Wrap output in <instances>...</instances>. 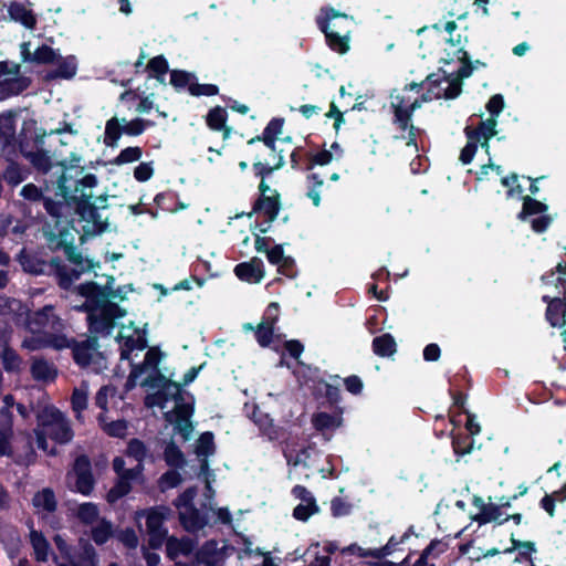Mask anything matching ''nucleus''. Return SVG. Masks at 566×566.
I'll return each mask as SVG.
<instances>
[{
	"label": "nucleus",
	"mask_w": 566,
	"mask_h": 566,
	"mask_svg": "<svg viewBox=\"0 0 566 566\" xmlns=\"http://www.w3.org/2000/svg\"><path fill=\"white\" fill-rule=\"evenodd\" d=\"M512 546L504 548L503 554H511L518 551L515 557V563L530 562L533 563L532 554L536 552L535 543L531 541H520L515 538L514 533L511 534L510 538Z\"/></svg>",
	"instance_id": "25"
},
{
	"label": "nucleus",
	"mask_w": 566,
	"mask_h": 566,
	"mask_svg": "<svg viewBox=\"0 0 566 566\" xmlns=\"http://www.w3.org/2000/svg\"><path fill=\"white\" fill-rule=\"evenodd\" d=\"M67 486L83 495H88L94 489L95 480L92 474L91 461L86 455L75 459L72 471L66 474Z\"/></svg>",
	"instance_id": "10"
},
{
	"label": "nucleus",
	"mask_w": 566,
	"mask_h": 566,
	"mask_svg": "<svg viewBox=\"0 0 566 566\" xmlns=\"http://www.w3.org/2000/svg\"><path fill=\"white\" fill-rule=\"evenodd\" d=\"M279 308V303L272 302L269 304L266 308L264 319L255 328L251 324L245 325V328L254 331L255 339L261 347L270 346V344L273 340V334L275 324L277 322V315H271L273 311L276 313Z\"/></svg>",
	"instance_id": "14"
},
{
	"label": "nucleus",
	"mask_w": 566,
	"mask_h": 566,
	"mask_svg": "<svg viewBox=\"0 0 566 566\" xmlns=\"http://www.w3.org/2000/svg\"><path fill=\"white\" fill-rule=\"evenodd\" d=\"M14 112L0 115V142L3 147H9L15 142Z\"/></svg>",
	"instance_id": "26"
},
{
	"label": "nucleus",
	"mask_w": 566,
	"mask_h": 566,
	"mask_svg": "<svg viewBox=\"0 0 566 566\" xmlns=\"http://www.w3.org/2000/svg\"><path fill=\"white\" fill-rule=\"evenodd\" d=\"M76 73V65L73 59H61L56 70L50 71L45 74V81L55 78H72Z\"/></svg>",
	"instance_id": "32"
},
{
	"label": "nucleus",
	"mask_w": 566,
	"mask_h": 566,
	"mask_svg": "<svg viewBox=\"0 0 566 566\" xmlns=\"http://www.w3.org/2000/svg\"><path fill=\"white\" fill-rule=\"evenodd\" d=\"M313 395L319 403L328 409H344L340 406L342 392L338 385H332L325 379H318L313 390Z\"/></svg>",
	"instance_id": "15"
},
{
	"label": "nucleus",
	"mask_w": 566,
	"mask_h": 566,
	"mask_svg": "<svg viewBox=\"0 0 566 566\" xmlns=\"http://www.w3.org/2000/svg\"><path fill=\"white\" fill-rule=\"evenodd\" d=\"M504 97L501 94H494L486 103V109L490 117L496 118L504 108Z\"/></svg>",
	"instance_id": "62"
},
{
	"label": "nucleus",
	"mask_w": 566,
	"mask_h": 566,
	"mask_svg": "<svg viewBox=\"0 0 566 566\" xmlns=\"http://www.w3.org/2000/svg\"><path fill=\"white\" fill-rule=\"evenodd\" d=\"M333 160V154L329 150L323 149L316 154H306V161L304 165L305 170H312L315 166H326Z\"/></svg>",
	"instance_id": "42"
},
{
	"label": "nucleus",
	"mask_w": 566,
	"mask_h": 566,
	"mask_svg": "<svg viewBox=\"0 0 566 566\" xmlns=\"http://www.w3.org/2000/svg\"><path fill=\"white\" fill-rule=\"evenodd\" d=\"M352 504L346 502L339 496H335L331 502V512L334 517H342L349 515L352 512Z\"/></svg>",
	"instance_id": "55"
},
{
	"label": "nucleus",
	"mask_w": 566,
	"mask_h": 566,
	"mask_svg": "<svg viewBox=\"0 0 566 566\" xmlns=\"http://www.w3.org/2000/svg\"><path fill=\"white\" fill-rule=\"evenodd\" d=\"M30 539L36 560L45 562L48 559V552L50 548V544L45 537L41 533L32 531L30 533Z\"/></svg>",
	"instance_id": "39"
},
{
	"label": "nucleus",
	"mask_w": 566,
	"mask_h": 566,
	"mask_svg": "<svg viewBox=\"0 0 566 566\" xmlns=\"http://www.w3.org/2000/svg\"><path fill=\"white\" fill-rule=\"evenodd\" d=\"M332 413L321 411L312 417V424L317 431L338 428L343 422L344 409H331Z\"/></svg>",
	"instance_id": "24"
},
{
	"label": "nucleus",
	"mask_w": 566,
	"mask_h": 566,
	"mask_svg": "<svg viewBox=\"0 0 566 566\" xmlns=\"http://www.w3.org/2000/svg\"><path fill=\"white\" fill-rule=\"evenodd\" d=\"M228 113L222 106H214L210 108L206 115V124L209 129L216 132L220 130L227 125Z\"/></svg>",
	"instance_id": "35"
},
{
	"label": "nucleus",
	"mask_w": 566,
	"mask_h": 566,
	"mask_svg": "<svg viewBox=\"0 0 566 566\" xmlns=\"http://www.w3.org/2000/svg\"><path fill=\"white\" fill-rule=\"evenodd\" d=\"M142 157V149L139 147H128L120 151V154L114 159L113 164L123 165L133 163Z\"/></svg>",
	"instance_id": "57"
},
{
	"label": "nucleus",
	"mask_w": 566,
	"mask_h": 566,
	"mask_svg": "<svg viewBox=\"0 0 566 566\" xmlns=\"http://www.w3.org/2000/svg\"><path fill=\"white\" fill-rule=\"evenodd\" d=\"M464 133L468 142L467 145L461 149L459 159L463 165H469L473 160L478 150V145L481 140L479 139L478 132H470L465 128Z\"/></svg>",
	"instance_id": "33"
},
{
	"label": "nucleus",
	"mask_w": 566,
	"mask_h": 566,
	"mask_svg": "<svg viewBox=\"0 0 566 566\" xmlns=\"http://www.w3.org/2000/svg\"><path fill=\"white\" fill-rule=\"evenodd\" d=\"M124 132L123 123L117 117H113L106 123L104 142L107 146L115 147Z\"/></svg>",
	"instance_id": "38"
},
{
	"label": "nucleus",
	"mask_w": 566,
	"mask_h": 566,
	"mask_svg": "<svg viewBox=\"0 0 566 566\" xmlns=\"http://www.w3.org/2000/svg\"><path fill=\"white\" fill-rule=\"evenodd\" d=\"M120 345V358L130 360V353L134 349L144 350L147 347L146 332L135 327L134 322L128 326L122 325L115 336Z\"/></svg>",
	"instance_id": "12"
},
{
	"label": "nucleus",
	"mask_w": 566,
	"mask_h": 566,
	"mask_svg": "<svg viewBox=\"0 0 566 566\" xmlns=\"http://www.w3.org/2000/svg\"><path fill=\"white\" fill-rule=\"evenodd\" d=\"M112 535V524L107 521L101 523L92 530V537L98 545L104 544Z\"/></svg>",
	"instance_id": "53"
},
{
	"label": "nucleus",
	"mask_w": 566,
	"mask_h": 566,
	"mask_svg": "<svg viewBox=\"0 0 566 566\" xmlns=\"http://www.w3.org/2000/svg\"><path fill=\"white\" fill-rule=\"evenodd\" d=\"M187 87L190 95L214 96L219 94V86L216 84H199L193 73L179 70V88Z\"/></svg>",
	"instance_id": "19"
},
{
	"label": "nucleus",
	"mask_w": 566,
	"mask_h": 566,
	"mask_svg": "<svg viewBox=\"0 0 566 566\" xmlns=\"http://www.w3.org/2000/svg\"><path fill=\"white\" fill-rule=\"evenodd\" d=\"M324 186L323 178L316 174L311 172L306 176V193L305 196L312 200L313 206L321 205V189Z\"/></svg>",
	"instance_id": "31"
},
{
	"label": "nucleus",
	"mask_w": 566,
	"mask_h": 566,
	"mask_svg": "<svg viewBox=\"0 0 566 566\" xmlns=\"http://www.w3.org/2000/svg\"><path fill=\"white\" fill-rule=\"evenodd\" d=\"M208 524V517L196 506L186 509L185 513L179 512V525L187 532L196 533Z\"/></svg>",
	"instance_id": "23"
},
{
	"label": "nucleus",
	"mask_w": 566,
	"mask_h": 566,
	"mask_svg": "<svg viewBox=\"0 0 566 566\" xmlns=\"http://www.w3.org/2000/svg\"><path fill=\"white\" fill-rule=\"evenodd\" d=\"M399 545V538L395 535L390 536L386 545L375 548L376 559L380 560L394 554Z\"/></svg>",
	"instance_id": "59"
},
{
	"label": "nucleus",
	"mask_w": 566,
	"mask_h": 566,
	"mask_svg": "<svg viewBox=\"0 0 566 566\" xmlns=\"http://www.w3.org/2000/svg\"><path fill=\"white\" fill-rule=\"evenodd\" d=\"M74 269H67L66 266H57L59 285L64 290H69L74 280H77L84 272L93 270L95 266H99V263H95L93 260H84L82 264H74Z\"/></svg>",
	"instance_id": "21"
},
{
	"label": "nucleus",
	"mask_w": 566,
	"mask_h": 566,
	"mask_svg": "<svg viewBox=\"0 0 566 566\" xmlns=\"http://www.w3.org/2000/svg\"><path fill=\"white\" fill-rule=\"evenodd\" d=\"M8 12L12 20L21 22L25 28L33 29L35 27L36 19L34 14L22 3L11 2L8 8Z\"/></svg>",
	"instance_id": "28"
},
{
	"label": "nucleus",
	"mask_w": 566,
	"mask_h": 566,
	"mask_svg": "<svg viewBox=\"0 0 566 566\" xmlns=\"http://www.w3.org/2000/svg\"><path fill=\"white\" fill-rule=\"evenodd\" d=\"M105 276L107 283L104 286L96 282H86L76 287L77 293L87 298L82 308L88 313L90 332L101 334L102 337L113 335L118 327L117 321L126 315V310L112 302L126 298L124 287L114 290V276Z\"/></svg>",
	"instance_id": "3"
},
{
	"label": "nucleus",
	"mask_w": 566,
	"mask_h": 566,
	"mask_svg": "<svg viewBox=\"0 0 566 566\" xmlns=\"http://www.w3.org/2000/svg\"><path fill=\"white\" fill-rule=\"evenodd\" d=\"M371 347L374 354L379 357H391L397 352L395 337L389 333L376 336L373 339Z\"/></svg>",
	"instance_id": "27"
},
{
	"label": "nucleus",
	"mask_w": 566,
	"mask_h": 566,
	"mask_svg": "<svg viewBox=\"0 0 566 566\" xmlns=\"http://www.w3.org/2000/svg\"><path fill=\"white\" fill-rule=\"evenodd\" d=\"M279 273L293 279L297 274L296 263L292 256H286L277 264Z\"/></svg>",
	"instance_id": "63"
},
{
	"label": "nucleus",
	"mask_w": 566,
	"mask_h": 566,
	"mask_svg": "<svg viewBox=\"0 0 566 566\" xmlns=\"http://www.w3.org/2000/svg\"><path fill=\"white\" fill-rule=\"evenodd\" d=\"M0 356L2 358L3 367L6 370H15L20 366V358L17 355V353L7 347L6 344H3L0 347Z\"/></svg>",
	"instance_id": "47"
},
{
	"label": "nucleus",
	"mask_w": 566,
	"mask_h": 566,
	"mask_svg": "<svg viewBox=\"0 0 566 566\" xmlns=\"http://www.w3.org/2000/svg\"><path fill=\"white\" fill-rule=\"evenodd\" d=\"M18 261L28 273L38 275L44 272L45 262L27 253L24 249L19 253Z\"/></svg>",
	"instance_id": "36"
},
{
	"label": "nucleus",
	"mask_w": 566,
	"mask_h": 566,
	"mask_svg": "<svg viewBox=\"0 0 566 566\" xmlns=\"http://www.w3.org/2000/svg\"><path fill=\"white\" fill-rule=\"evenodd\" d=\"M30 373L38 381L51 382L57 376L55 365L44 357H33L31 360Z\"/></svg>",
	"instance_id": "22"
},
{
	"label": "nucleus",
	"mask_w": 566,
	"mask_h": 566,
	"mask_svg": "<svg viewBox=\"0 0 566 566\" xmlns=\"http://www.w3.org/2000/svg\"><path fill=\"white\" fill-rule=\"evenodd\" d=\"M473 438L468 433L452 434V448L457 455L469 454L473 449Z\"/></svg>",
	"instance_id": "41"
},
{
	"label": "nucleus",
	"mask_w": 566,
	"mask_h": 566,
	"mask_svg": "<svg viewBox=\"0 0 566 566\" xmlns=\"http://www.w3.org/2000/svg\"><path fill=\"white\" fill-rule=\"evenodd\" d=\"M77 517L84 524H92L98 517V509L93 503L81 504L77 510Z\"/></svg>",
	"instance_id": "48"
},
{
	"label": "nucleus",
	"mask_w": 566,
	"mask_h": 566,
	"mask_svg": "<svg viewBox=\"0 0 566 566\" xmlns=\"http://www.w3.org/2000/svg\"><path fill=\"white\" fill-rule=\"evenodd\" d=\"M92 334L93 336L81 343L75 342L72 347L74 359L78 365L87 366L101 356L98 352V336L102 335Z\"/></svg>",
	"instance_id": "16"
},
{
	"label": "nucleus",
	"mask_w": 566,
	"mask_h": 566,
	"mask_svg": "<svg viewBox=\"0 0 566 566\" xmlns=\"http://www.w3.org/2000/svg\"><path fill=\"white\" fill-rule=\"evenodd\" d=\"M147 448L138 439H132L127 447V455L133 457L137 463H142L143 459L146 457Z\"/></svg>",
	"instance_id": "56"
},
{
	"label": "nucleus",
	"mask_w": 566,
	"mask_h": 566,
	"mask_svg": "<svg viewBox=\"0 0 566 566\" xmlns=\"http://www.w3.org/2000/svg\"><path fill=\"white\" fill-rule=\"evenodd\" d=\"M235 276L247 283H260L264 277V264L260 258H252L250 261L238 263L233 270Z\"/></svg>",
	"instance_id": "18"
},
{
	"label": "nucleus",
	"mask_w": 566,
	"mask_h": 566,
	"mask_svg": "<svg viewBox=\"0 0 566 566\" xmlns=\"http://www.w3.org/2000/svg\"><path fill=\"white\" fill-rule=\"evenodd\" d=\"M39 427L57 443L64 444L72 440L73 430L64 415L52 406L44 407L36 416Z\"/></svg>",
	"instance_id": "6"
},
{
	"label": "nucleus",
	"mask_w": 566,
	"mask_h": 566,
	"mask_svg": "<svg viewBox=\"0 0 566 566\" xmlns=\"http://www.w3.org/2000/svg\"><path fill=\"white\" fill-rule=\"evenodd\" d=\"M324 15L316 18L318 29L324 33L328 48L339 54H345L349 50L348 39L339 35L337 32L331 30L329 22L336 18H347V14L340 13L334 8L322 9Z\"/></svg>",
	"instance_id": "11"
},
{
	"label": "nucleus",
	"mask_w": 566,
	"mask_h": 566,
	"mask_svg": "<svg viewBox=\"0 0 566 566\" xmlns=\"http://www.w3.org/2000/svg\"><path fill=\"white\" fill-rule=\"evenodd\" d=\"M165 514L159 511H151L147 514L146 531L149 536L148 544L151 548H159L167 537V530L163 528Z\"/></svg>",
	"instance_id": "17"
},
{
	"label": "nucleus",
	"mask_w": 566,
	"mask_h": 566,
	"mask_svg": "<svg viewBox=\"0 0 566 566\" xmlns=\"http://www.w3.org/2000/svg\"><path fill=\"white\" fill-rule=\"evenodd\" d=\"M443 74L431 73L427 76L426 82L428 85V94H432L436 98H441V84L449 81V75L443 71Z\"/></svg>",
	"instance_id": "44"
},
{
	"label": "nucleus",
	"mask_w": 566,
	"mask_h": 566,
	"mask_svg": "<svg viewBox=\"0 0 566 566\" xmlns=\"http://www.w3.org/2000/svg\"><path fill=\"white\" fill-rule=\"evenodd\" d=\"M20 64L10 66L8 62H0V101L18 95L29 87L31 81L20 74Z\"/></svg>",
	"instance_id": "9"
},
{
	"label": "nucleus",
	"mask_w": 566,
	"mask_h": 566,
	"mask_svg": "<svg viewBox=\"0 0 566 566\" xmlns=\"http://www.w3.org/2000/svg\"><path fill=\"white\" fill-rule=\"evenodd\" d=\"M147 69H149L154 74L155 76L160 81L163 82V76L167 73L168 71V65H167V61L163 57V56H157V57H154L149 61L148 65H147Z\"/></svg>",
	"instance_id": "60"
},
{
	"label": "nucleus",
	"mask_w": 566,
	"mask_h": 566,
	"mask_svg": "<svg viewBox=\"0 0 566 566\" xmlns=\"http://www.w3.org/2000/svg\"><path fill=\"white\" fill-rule=\"evenodd\" d=\"M195 412H188L180 407L179 411V437L182 441H189L195 430V422L192 416Z\"/></svg>",
	"instance_id": "40"
},
{
	"label": "nucleus",
	"mask_w": 566,
	"mask_h": 566,
	"mask_svg": "<svg viewBox=\"0 0 566 566\" xmlns=\"http://www.w3.org/2000/svg\"><path fill=\"white\" fill-rule=\"evenodd\" d=\"M165 356L158 347H150L140 364H132V370L125 384L126 391L132 390L136 385L144 388L146 391L145 406L158 408L165 419L166 423L155 440L156 451L163 454L167 464L171 467L159 479V489L163 492L177 485V447L175 442L177 381L174 380V371L167 373V369L160 366Z\"/></svg>",
	"instance_id": "1"
},
{
	"label": "nucleus",
	"mask_w": 566,
	"mask_h": 566,
	"mask_svg": "<svg viewBox=\"0 0 566 566\" xmlns=\"http://www.w3.org/2000/svg\"><path fill=\"white\" fill-rule=\"evenodd\" d=\"M284 118L283 117H273L265 128L263 129L261 135H256L248 140V145H253L259 143V139H268L269 142L272 139L279 138V136L283 132Z\"/></svg>",
	"instance_id": "30"
},
{
	"label": "nucleus",
	"mask_w": 566,
	"mask_h": 566,
	"mask_svg": "<svg viewBox=\"0 0 566 566\" xmlns=\"http://www.w3.org/2000/svg\"><path fill=\"white\" fill-rule=\"evenodd\" d=\"M193 453L200 462L201 471H208V458L216 453L214 434L212 431H205L199 434L193 443Z\"/></svg>",
	"instance_id": "20"
},
{
	"label": "nucleus",
	"mask_w": 566,
	"mask_h": 566,
	"mask_svg": "<svg viewBox=\"0 0 566 566\" xmlns=\"http://www.w3.org/2000/svg\"><path fill=\"white\" fill-rule=\"evenodd\" d=\"M319 507L317 503H300L293 510V517L297 521L306 522L313 514L317 513Z\"/></svg>",
	"instance_id": "49"
},
{
	"label": "nucleus",
	"mask_w": 566,
	"mask_h": 566,
	"mask_svg": "<svg viewBox=\"0 0 566 566\" xmlns=\"http://www.w3.org/2000/svg\"><path fill=\"white\" fill-rule=\"evenodd\" d=\"M56 53L49 45H42L32 53V62L38 64H48L56 60Z\"/></svg>",
	"instance_id": "50"
},
{
	"label": "nucleus",
	"mask_w": 566,
	"mask_h": 566,
	"mask_svg": "<svg viewBox=\"0 0 566 566\" xmlns=\"http://www.w3.org/2000/svg\"><path fill=\"white\" fill-rule=\"evenodd\" d=\"M32 503L35 507H41L46 512H54L56 510V500L53 490L46 488L35 493Z\"/></svg>",
	"instance_id": "37"
},
{
	"label": "nucleus",
	"mask_w": 566,
	"mask_h": 566,
	"mask_svg": "<svg viewBox=\"0 0 566 566\" xmlns=\"http://www.w3.org/2000/svg\"><path fill=\"white\" fill-rule=\"evenodd\" d=\"M447 82L449 84L446 88H443L441 97L446 99L457 98L462 92V81L457 76L452 78L449 76V81Z\"/></svg>",
	"instance_id": "58"
},
{
	"label": "nucleus",
	"mask_w": 566,
	"mask_h": 566,
	"mask_svg": "<svg viewBox=\"0 0 566 566\" xmlns=\"http://www.w3.org/2000/svg\"><path fill=\"white\" fill-rule=\"evenodd\" d=\"M259 196L252 203V210L245 214L251 218L253 214H259L265 218L266 222H273L281 210V195L276 189H271L269 185L259 184Z\"/></svg>",
	"instance_id": "7"
},
{
	"label": "nucleus",
	"mask_w": 566,
	"mask_h": 566,
	"mask_svg": "<svg viewBox=\"0 0 566 566\" xmlns=\"http://www.w3.org/2000/svg\"><path fill=\"white\" fill-rule=\"evenodd\" d=\"M522 202V210L517 214V218L522 221H525L531 216L546 213L548 210V206L546 203L538 201L531 196H523Z\"/></svg>",
	"instance_id": "29"
},
{
	"label": "nucleus",
	"mask_w": 566,
	"mask_h": 566,
	"mask_svg": "<svg viewBox=\"0 0 566 566\" xmlns=\"http://www.w3.org/2000/svg\"><path fill=\"white\" fill-rule=\"evenodd\" d=\"M104 431L117 438H123L127 431V422L125 420H115L104 426Z\"/></svg>",
	"instance_id": "61"
},
{
	"label": "nucleus",
	"mask_w": 566,
	"mask_h": 566,
	"mask_svg": "<svg viewBox=\"0 0 566 566\" xmlns=\"http://www.w3.org/2000/svg\"><path fill=\"white\" fill-rule=\"evenodd\" d=\"M458 54V60L461 63V66L457 72V77H459L462 81L472 75L474 65L469 56V53L464 49H459Z\"/></svg>",
	"instance_id": "45"
},
{
	"label": "nucleus",
	"mask_w": 566,
	"mask_h": 566,
	"mask_svg": "<svg viewBox=\"0 0 566 566\" xmlns=\"http://www.w3.org/2000/svg\"><path fill=\"white\" fill-rule=\"evenodd\" d=\"M503 515L504 513L500 510L497 504L488 503L486 506H483V511L474 516V521L478 522L479 525H485L492 522L500 525Z\"/></svg>",
	"instance_id": "34"
},
{
	"label": "nucleus",
	"mask_w": 566,
	"mask_h": 566,
	"mask_svg": "<svg viewBox=\"0 0 566 566\" xmlns=\"http://www.w3.org/2000/svg\"><path fill=\"white\" fill-rule=\"evenodd\" d=\"M75 340L67 338L65 335L46 334L44 345L55 349L72 348Z\"/></svg>",
	"instance_id": "52"
},
{
	"label": "nucleus",
	"mask_w": 566,
	"mask_h": 566,
	"mask_svg": "<svg viewBox=\"0 0 566 566\" xmlns=\"http://www.w3.org/2000/svg\"><path fill=\"white\" fill-rule=\"evenodd\" d=\"M430 97L423 94L421 98L409 102L403 95L395 96L390 104L392 112V125L401 133L407 132V136L401 134L395 136V139H406V145L418 149V135L420 129L412 124L413 113L421 107L422 102L429 101Z\"/></svg>",
	"instance_id": "4"
},
{
	"label": "nucleus",
	"mask_w": 566,
	"mask_h": 566,
	"mask_svg": "<svg viewBox=\"0 0 566 566\" xmlns=\"http://www.w3.org/2000/svg\"><path fill=\"white\" fill-rule=\"evenodd\" d=\"M22 154L30 159V161L39 170L46 172L51 169L52 164L50 160V156L45 151H36V153H24L21 149Z\"/></svg>",
	"instance_id": "46"
},
{
	"label": "nucleus",
	"mask_w": 566,
	"mask_h": 566,
	"mask_svg": "<svg viewBox=\"0 0 566 566\" xmlns=\"http://www.w3.org/2000/svg\"><path fill=\"white\" fill-rule=\"evenodd\" d=\"M95 558V548L90 543H85L83 546V552L81 554V563L77 564L78 566H96Z\"/></svg>",
	"instance_id": "64"
},
{
	"label": "nucleus",
	"mask_w": 566,
	"mask_h": 566,
	"mask_svg": "<svg viewBox=\"0 0 566 566\" xmlns=\"http://www.w3.org/2000/svg\"><path fill=\"white\" fill-rule=\"evenodd\" d=\"M63 220L61 219V223L56 226L54 222V228L51 227L50 223H45L42 228V233L46 239L48 247L51 251H57L63 249L67 260L73 264H82L83 256L80 252L76 251L74 245V234L72 230L74 229L72 222L66 221L65 226H62Z\"/></svg>",
	"instance_id": "5"
},
{
	"label": "nucleus",
	"mask_w": 566,
	"mask_h": 566,
	"mask_svg": "<svg viewBox=\"0 0 566 566\" xmlns=\"http://www.w3.org/2000/svg\"><path fill=\"white\" fill-rule=\"evenodd\" d=\"M27 326L32 333H41L44 329L59 332L63 327L60 317L54 314L52 305H45L43 308L32 312L27 317Z\"/></svg>",
	"instance_id": "13"
},
{
	"label": "nucleus",
	"mask_w": 566,
	"mask_h": 566,
	"mask_svg": "<svg viewBox=\"0 0 566 566\" xmlns=\"http://www.w3.org/2000/svg\"><path fill=\"white\" fill-rule=\"evenodd\" d=\"M72 408L77 413L76 418L81 419V412L87 407V394L82 389L75 388L72 394Z\"/></svg>",
	"instance_id": "54"
},
{
	"label": "nucleus",
	"mask_w": 566,
	"mask_h": 566,
	"mask_svg": "<svg viewBox=\"0 0 566 566\" xmlns=\"http://www.w3.org/2000/svg\"><path fill=\"white\" fill-rule=\"evenodd\" d=\"M232 549L233 547L229 545L219 547L218 541L208 539L196 551L195 559L191 563L179 562V566H224L229 551Z\"/></svg>",
	"instance_id": "8"
},
{
	"label": "nucleus",
	"mask_w": 566,
	"mask_h": 566,
	"mask_svg": "<svg viewBox=\"0 0 566 566\" xmlns=\"http://www.w3.org/2000/svg\"><path fill=\"white\" fill-rule=\"evenodd\" d=\"M496 118L489 117L486 120H482L479 123V125L475 128H471L470 126H467L465 128L470 132H478L479 139H486L490 140L492 137L496 135Z\"/></svg>",
	"instance_id": "43"
},
{
	"label": "nucleus",
	"mask_w": 566,
	"mask_h": 566,
	"mask_svg": "<svg viewBox=\"0 0 566 566\" xmlns=\"http://www.w3.org/2000/svg\"><path fill=\"white\" fill-rule=\"evenodd\" d=\"M71 178L72 176L65 172L57 178V188L64 201L43 198V206L46 212L55 218L56 226L61 223L64 210L74 208L81 220L86 222L83 226V235L81 237V241H84L85 237H94L108 230V217H104L99 212L108 207V196L107 193L94 196L93 189L97 185L94 175L83 176L75 182L73 189L66 185Z\"/></svg>",
	"instance_id": "2"
},
{
	"label": "nucleus",
	"mask_w": 566,
	"mask_h": 566,
	"mask_svg": "<svg viewBox=\"0 0 566 566\" xmlns=\"http://www.w3.org/2000/svg\"><path fill=\"white\" fill-rule=\"evenodd\" d=\"M130 491V484L125 479L119 476L117 483L108 491L107 501L114 503Z\"/></svg>",
	"instance_id": "51"
}]
</instances>
